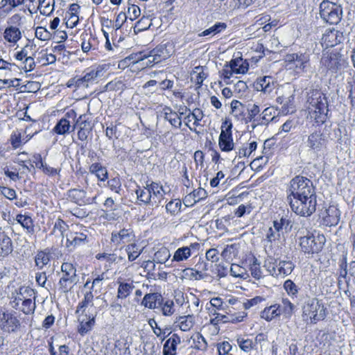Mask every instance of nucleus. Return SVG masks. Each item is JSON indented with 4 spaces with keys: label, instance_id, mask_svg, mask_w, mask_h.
<instances>
[{
    "label": "nucleus",
    "instance_id": "1",
    "mask_svg": "<svg viewBox=\"0 0 355 355\" xmlns=\"http://www.w3.org/2000/svg\"><path fill=\"white\" fill-rule=\"evenodd\" d=\"M287 200L296 214L308 217L316 210L317 196L313 182L304 176L292 178L287 189Z\"/></svg>",
    "mask_w": 355,
    "mask_h": 355
},
{
    "label": "nucleus",
    "instance_id": "44",
    "mask_svg": "<svg viewBox=\"0 0 355 355\" xmlns=\"http://www.w3.org/2000/svg\"><path fill=\"white\" fill-rule=\"evenodd\" d=\"M70 122L65 118H62L55 125L53 131L58 135H64L69 131Z\"/></svg>",
    "mask_w": 355,
    "mask_h": 355
},
{
    "label": "nucleus",
    "instance_id": "31",
    "mask_svg": "<svg viewBox=\"0 0 355 355\" xmlns=\"http://www.w3.org/2000/svg\"><path fill=\"white\" fill-rule=\"evenodd\" d=\"M175 324L180 327V329L183 331H187L190 330L194 324L193 316L191 315H187L184 316H180L176 318L175 321Z\"/></svg>",
    "mask_w": 355,
    "mask_h": 355
},
{
    "label": "nucleus",
    "instance_id": "40",
    "mask_svg": "<svg viewBox=\"0 0 355 355\" xmlns=\"http://www.w3.org/2000/svg\"><path fill=\"white\" fill-rule=\"evenodd\" d=\"M26 20V17L20 13H15L7 19L8 26L19 27L21 29Z\"/></svg>",
    "mask_w": 355,
    "mask_h": 355
},
{
    "label": "nucleus",
    "instance_id": "7",
    "mask_svg": "<svg viewBox=\"0 0 355 355\" xmlns=\"http://www.w3.org/2000/svg\"><path fill=\"white\" fill-rule=\"evenodd\" d=\"M343 10L340 6L329 1H322L320 5L321 18L330 24H337L342 18Z\"/></svg>",
    "mask_w": 355,
    "mask_h": 355
},
{
    "label": "nucleus",
    "instance_id": "3",
    "mask_svg": "<svg viewBox=\"0 0 355 355\" xmlns=\"http://www.w3.org/2000/svg\"><path fill=\"white\" fill-rule=\"evenodd\" d=\"M326 243V238L323 234L319 232H308L306 235L299 238L300 250L309 257L315 254L320 253Z\"/></svg>",
    "mask_w": 355,
    "mask_h": 355
},
{
    "label": "nucleus",
    "instance_id": "23",
    "mask_svg": "<svg viewBox=\"0 0 355 355\" xmlns=\"http://www.w3.org/2000/svg\"><path fill=\"white\" fill-rule=\"evenodd\" d=\"M24 2V0H0V18L7 17L14 8Z\"/></svg>",
    "mask_w": 355,
    "mask_h": 355
},
{
    "label": "nucleus",
    "instance_id": "15",
    "mask_svg": "<svg viewBox=\"0 0 355 355\" xmlns=\"http://www.w3.org/2000/svg\"><path fill=\"white\" fill-rule=\"evenodd\" d=\"M172 45L162 44L150 51V56L153 57V62H162L168 59L172 55Z\"/></svg>",
    "mask_w": 355,
    "mask_h": 355
},
{
    "label": "nucleus",
    "instance_id": "12",
    "mask_svg": "<svg viewBox=\"0 0 355 355\" xmlns=\"http://www.w3.org/2000/svg\"><path fill=\"white\" fill-rule=\"evenodd\" d=\"M343 40L344 35L343 33L333 28L325 31L322 37L321 44L327 49L341 43Z\"/></svg>",
    "mask_w": 355,
    "mask_h": 355
},
{
    "label": "nucleus",
    "instance_id": "52",
    "mask_svg": "<svg viewBox=\"0 0 355 355\" xmlns=\"http://www.w3.org/2000/svg\"><path fill=\"white\" fill-rule=\"evenodd\" d=\"M284 288L290 296H297L298 293V287L292 280H286L284 284Z\"/></svg>",
    "mask_w": 355,
    "mask_h": 355
},
{
    "label": "nucleus",
    "instance_id": "18",
    "mask_svg": "<svg viewBox=\"0 0 355 355\" xmlns=\"http://www.w3.org/2000/svg\"><path fill=\"white\" fill-rule=\"evenodd\" d=\"M13 248L11 239L0 227V257L5 258L8 257L12 252Z\"/></svg>",
    "mask_w": 355,
    "mask_h": 355
},
{
    "label": "nucleus",
    "instance_id": "21",
    "mask_svg": "<svg viewBox=\"0 0 355 355\" xmlns=\"http://www.w3.org/2000/svg\"><path fill=\"white\" fill-rule=\"evenodd\" d=\"M136 194L137 197V200L139 201L138 204H144V205H156L157 201L155 200V198L153 197L151 194V191H149L148 186L146 187H139L136 190Z\"/></svg>",
    "mask_w": 355,
    "mask_h": 355
},
{
    "label": "nucleus",
    "instance_id": "22",
    "mask_svg": "<svg viewBox=\"0 0 355 355\" xmlns=\"http://www.w3.org/2000/svg\"><path fill=\"white\" fill-rule=\"evenodd\" d=\"M134 238L133 231L131 229H122L118 232L112 233V242L119 245L130 242Z\"/></svg>",
    "mask_w": 355,
    "mask_h": 355
},
{
    "label": "nucleus",
    "instance_id": "47",
    "mask_svg": "<svg viewBox=\"0 0 355 355\" xmlns=\"http://www.w3.org/2000/svg\"><path fill=\"white\" fill-rule=\"evenodd\" d=\"M163 315L169 316L175 312L174 302L173 300H167L165 302L162 301V304L159 306Z\"/></svg>",
    "mask_w": 355,
    "mask_h": 355
},
{
    "label": "nucleus",
    "instance_id": "45",
    "mask_svg": "<svg viewBox=\"0 0 355 355\" xmlns=\"http://www.w3.org/2000/svg\"><path fill=\"white\" fill-rule=\"evenodd\" d=\"M182 202L179 199L172 200L166 205V211L175 216L180 212Z\"/></svg>",
    "mask_w": 355,
    "mask_h": 355
},
{
    "label": "nucleus",
    "instance_id": "60",
    "mask_svg": "<svg viewBox=\"0 0 355 355\" xmlns=\"http://www.w3.org/2000/svg\"><path fill=\"white\" fill-rule=\"evenodd\" d=\"M40 62H42V65L51 64L55 62L56 57L54 54L46 53L42 54L40 58H38Z\"/></svg>",
    "mask_w": 355,
    "mask_h": 355
},
{
    "label": "nucleus",
    "instance_id": "14",
    "mask_svg": "<svg viewBox=\"0 0 355 355\" xmlns=\"http://www.w3.org/2000/svg\"><path fill=\"white\" fill-rule=\"evenodd\" d=\"M309 60V55L305 53H289L285 56L286 62L294 64L297 70L302 71H305Z\"/></svg>",
    "mask_w": 355,
    "mask_h": 355
},
{
    "label": "nucleus",
    "instance_id": "51",
    "mask_svg": "<svg viewBox=\"0 0 355 355\" xmlns=\"http://www.w3.org/2000/svg\"><path fill=\"white\" fill-rule=\"evenodd\" d=\"M125 250L130 261L135 260L140 255L138 246L135 243L127 245Z\"/></svg>",
    "mask_w": 355,
    "mask_h": 355
},
{
    "label": "nucleus",
    "instance_id": "56",
    "mask_svg": "<svg viewBox=\"0 0 355 355\" xmlns=\"http://www.w3.org/2000/svg\"><path fill=\"white\" fill-rule=\"evenodd\" d=\"M230 273L233 277L241 278H245L246 275L245 268L237 264H232Z\"/></svg>",
    "mask_w": 355,
    "mask_h": 355
},
{
    "label": "nucleus",
    "instance_id": "43",
    "mask_svg": "<svg viewBox=\"0 0 355 355\" xmlns=\"http://www.w3.org/2000/svg\"><path fill=\"white\" fill-rule=\"evenodd\" d=\"M50 254L46 251H40L37 252L35 258V265L42 269L44 266L47 265L50 261Z\"/></svg>",
    "mask_w": 355,
    "mask_h": 355
},
{
    "label": "nucleus",
    "instance_id": "41",
    "mask_svg": "<svg viewBox=\"0 0 355 355\" xmlns=\"http://www.w3.org/2000/svg\"><path fill=\"white\" fill-rule=\"evenodd\" d=\"M237 344L245 352H249L253 349L257 350L259 349L256 347V344L254 343V341L249 338H237Z\"/></svg>",
    "mask_w": 355,
    "mask_h": 355
},
{
    "label": "nucleus",
    "instance_id": "64",
    "mask_svg": "<svg viewBox=\"0 0 355 355\" xmlns=\"http://www.w3.org/2000/svg\"><path fill=\"white\" fill-rule=\"evenodd\" d=\"M0 193L9 200L16 198V192L12 189L0 186Z\"/></svg>",
    "mask_w": 355,
    "mask_h": 355
},
{
    "label": "nucleus",
    "instance_id": "24",
    "mask_svg": "<svg viewBox=\"0 0 355 355\" xmlns=\"http://www.w3.org/2000/svg\"><path fill=\"white\" fill-rule=\"evenodd\" d=\"M206 197V191L202 188H198V189L193 190V192L187 195L183 199V203L187 207H191L200 200L205 199Z\"/></svg>",
    "mask_w": 355,
    "mask_h": 355
},
{
    "label": "nucleus",
    "instance_id": "29",
    "mask_svg": "<svg viewBox=\"0 0 355 355\" xmlns=\"http://www.w3.org/2000/svg\"><path fill=\"white\" fill-rule=\"evenodd\" d=\"M282 310L280 305L273 304L270 306L266 307L261 313V317L267 321H271L273 318L280 315Z\"/></svg>",
    "mask_w": 355,
    "mask_h": 355
},
{
    "label": "nucleus",
    "instance_id": "27",
    "mask_svg": "<svg viewBox=\"0 0 355 355\" xmlns=\"http://www.w3.org/2000/svg\"><path fill=\"white\" fill-rule=\"evenodd\" d=\"M257 91H261L265 94H270L274 89V83L271 76H264L257 79L254 83Z\"/></svg>",
    "mask_w": 355,
    "mask_h": 355
},
{
    "label": "nucleus",
    "instance_id": "20",
    "mask_svg": "<svg viewBox=\"0 0 355 355\" xmlns=\"http://www.w3.org/2000/svg\"><path fill=\"white\" fill-rule=\"evenodd\" d=\"M162 301L163 297L160 294L157 293H148L144 297L141 304L151 309H159L162 304Z\"/></svg>",
    "mask_w": 355,
    "mask_h": 355
},
{
    "label": "nucleus",
    "instance_id": "2",
    "mask_svg": "<svg viewBox=\"0 0 355 355\" xmlns=\"http://www.w3.org/2000/svg\"><path fill=\"white\" fill-rule=\"evenodd\" d=\"M309 114L318 125L323 124L328 118L329 104L327 98L320 90H313L307 99Z\"/></svg>",
    "mask_w": 355,
    "mask_h": 355
},
{
    "label": "nucleus",
    "instance_id": "32",
    "mask_svg": "<svg viewBox=\"0 0 355 355\" xmlns=\"http://www.w3.org/2000/svg\"><path fill=\"white\" fill-rule=\"evenodd\" d=\"M232 114L238 121L245 122V114L244 113V105L237 100H233L230 104Z\"/></svg>",
    "mask_w": 355,
    "mask_h": 355
},
{
    "label": "nucleus",
    "instance_id": "35",
    "mask_svg": "<svg viewBox=\"0 0 355 355\" xmlns=\"http://www.w3.org/2000/svg\"><path fill=\"white\" fill-rule=\"evenodd\" d=\"M16 297L21 303L24 300H27L30 297H33V300H35L36 295L33 288L28 286H21L19 288V291L17 293Z\"/></svg>",
    "mask_w": 355,
    "mask_h": 355
},
{
    "label": "nucleus",
    "instance_id": "10",
    "mask_svg": "<svg viewBox=\"0 0 355 355\" xmlns=\"http://www.w3.org/2000/svg\"><path fill=\"white\" fill-rule=\"evenodd\" d=\"M67 198L71 202L79 206L92 205L96 199V197L87 196L86 191L83 189H69L67 191Z\"/></svg>",
    "mask_w": 355,
    "mask_h": 355
},
{
    "label": "nucleus",
    "instance_id": "55",
    "mask_svg": "<svg viewBox=\"0 0 355 355\" xmlns=\"http://www.w3.org/2000/svg\"><path fill=\"white\" fill-rule=\"evenodd\" d=\"M150 56V52L145 53L144 52H139L135 55H130L128 58L132 60L133 64H139L142 68V63L144 62L145 60Z\"/></svg>",
    "mask_w": 355,
    "mask_h": 355
},
{
    "label": "nucleus",
    "instance_id": "54",
    "mask_svg": "<svg viewBox=\"0 0 355 355\" xmlns=\"http://www.w3.org/2000/svg\"><path fill=\"white\" fill-rule=\"evenodd\" d=\"M250 271L252 276L257 279H259L262 277L260 264L255 257H254L253 261L250 264Z\"/></svg>",
    "mask_w": 355,
    "mask_h": 355
},
{
    "label": "nucleus",
    "instance_id": "28",
    "mask_svg": "<svg viewBox=\"0 0 355 355\" xmlns=\"http://www.w3.org/2000/svg\"><path fill=\"white\" fill-rule=\"evenodd\" d=\"M94 300V294L92 291H87L84 295L83 300L78 304L76 313V314H89V313L86 312V308L89 306H92Z\"/></svg>",
    "mask_w": 355,
    "mask_h": 355
},
{
    "label": "nucleus",
    "instance_id": "57",
    "mask_svg": "<svg viewBox=\"0 0 355 355\" xmlns=\"http://www.w3.org/2000/svg\"><path fill=\"white\" fill-rule=\"evenodd\" d=\"M347 85L349 88V98L352 106H355V76L347 79Z\"/></svg>",
    "mask_w": 355,
    "mask_h": 355
},
{
    "label": "nucleus",
    "instance_id": "16",
    "mask_svg": "<svg viewBox=\"0 0 355 355\" xmlns=\"http://www.w3.org/2000/svg\"><path fill=\"white\" fill-rule=\"evenodd\" d=\"M96 314H78V332L82 336L91 331L95 323Z\"/></svg>",
    "mask_w": 355,
    "mask_h": 355
},
{
    "label": "nucleus",
    "instance_id": "62",
    "mask_svg": "<svg viewBox=\"0 0 355 355\" xmlns=\"http://www.w3.org/2000/svg\"><path fill=\"white\" fill-rule=\"evenodd\" d=\"M35 36L43 41L50 39L51 33L43 27H37L35 31Z\"/></svg>",
    "mask_w": 355,
    "mask_h": 355
},
{
    "label": "nucleus",
    "instance_id": "17",
    "mask_svg": "<svg viewBox=\"0 0 355 355\" xmlns=\"http://www.w3.org/2000/svg\"><path fill=\"white\" fill-rule=\"evenodd\" d=\"M294 267L295 265L291 261H280L276 267L272 266L271 269L269 267L268 270L272 275L285 277L292 272Z\"/></svg>",
    "mask_w": 355,
    "mask_h": 355
},
{
    "label": "nucleus",
    "instance_id": "46",
    "mask_svg": "<svg viewBox=\"0 0 355 355\" xmlns=\"http://www.w3.org/2000/svg\"><path fill=\"white\" fill-rule=\"evenodd\" d=\"M239 245L234 243L227 245L222 252V256L227 259H230L232 257H236L239 252Z\"/></svg>",
    "mask_w": 355,
    "mask_h": 355
},
{
    "label": "nucleus",
    "instance_id": "58",
    "mask_svg": "<svg viewBox=\"0 0 355 355\" xmlns=\"http://www.w3.org/2000/svg\"><path fill=\"white\" fill-rule=\"evenodd\" d=\"M140 14L141 10L138 6L132 4V6H128L126 15L130 20H135L140 15Z\"/></svg>",
    "mask_w": 355,
    "mask_h": 355
},
{
    "label": "nucleus",
    "instance_id": "59",
    "mask_svg": "<svg viewBox=\"0 0 355 355\" xmlns=\"http://www.w3.org/2000/svg\"><path fill=\"white\" fill-rule=\"evenodd\" d=\"M149 191H151L153 197L157 198L159 196H162L163 189L162 186L159 185L156 182H152L150 184L147 185Z\"/></svg>",
    "mask_w": 355,
    "mask_h": 355
},
{
    "label": "nucleus",
    "instance_id": "19",
    "mask_svg": "<svg viewBox=\"0 0 355 355\" xmlns=\"http://www.w3.org/2000/svg\"><path fill=\"white\" fill-rule=\"evenodd\" d=\"M340 217V211L334 206H330L323 216V223L328 227L336 226L339 223Z\"/></svg>",
    "mask_w": 355,
    "mask_h": 355
},
{
    "label": "nucleus",
    "instance_id": "5",
    "mask_svg": "<svg viewBox=\"0 0 355 355\" xmlns=\"http://www.w3.org/2000/svg\"><path fill=\"white\" fill-rule=\"evenodd\" d=\"M320 64L322 69L327 73H336L345 66V59L339 52L327 51L322 54Z\"/></svg>",
    "mask_w": 355,
    "mask_h": 355
},
{
    "label": "nucleus",
    "instance_id": "39",
    "mask_svg": "<svg viewBox=\"0 0 355 355\" xmlns=\"http://www.w3.org/2000/svg\"><path fill=\"white\" fill-rule=\"evenodd\" d=\"M54 0H42L40 1L38 9L42 15H50L54 9Z\"/></svg>",
    "mask_w": 355,
    "mask_h": 355
},
{
    "label": "nucleus",
    "instance_id": "61",
    "mask_svg": "<svg viewBox=\"0 0 355 355\" xmlns=\"http://www.w3.org/2000/svg\"><path fill=\"white\" fill-rule=\"evenodd\" d=\"M151 19L150 16H143L137 22V26L139 30H147L152 25Z\"/></svg>",
    "mask_w": 355,
    "mask_h": 355
},
{
    "label": "nucleus",
    "instance_id": "53",
    "mask_svg": "<svg viewBox=\"0 0 355 355\" xmlns=\"http://www.w3.org/2000/svg\"><path fill=\"white\" fill-rule=\"evenodd\" d=\"M109 189L113 192L119 194L121 190V182L119 178L116 177L109 180L107 182Z\"/></svg>",
    "mask_w": 355,
    "mask_h": 355
},
{
    "label": "nucleus",
    "instance_id": "6",
    "mask_svg": "<svg viewBox=\"0 0 355 355\" xmlns=\"http://www.w3.org/2000/svg\"><path fill=\"white\" fill-rule=\"evenodd\" d=\"M62 277L60 279L58 285L61 293H67L77 284L78 277L76 274V269L70 263H63L61 266Z\"/></svg>",
    "mask_w": 355,
    "mask_h": 355
},
{
    "label": "nucleus",
    "instance_id": "26",
    "mask_svg": "<svg viewBox=\"0 0 355 355\" xmlns=\"http://www.w3.org/2000/svg\"><path fill=\"white\" fill-rule=\"evenodd\" d=\"M22 33L19 27L7 26L3 35L6 42L15 44L21 39Z\"/></svg>",
    "mask_w": 355,
    "mask_h": 355
},
{
    "label": "nucleus",
    "instance_id": "42",
    "mask_svg": "<svg viewBox=\"0 0 355 355\" xmlns=\"http://www.w3.org/2000/svg\"><path fill=\"white\" fill-rule=\"evenodd\" d=\"M32 298L24 300L23 302L21 303L20 311L26 315L33 314L35 310V300H33Z\"/></svg>",
    "mask_w": 355,
    "mask_h": 355
},
{
    "label": "nucleus",
    "instance_id": "8",
    "mask_svg": "<svg viewBox=\"0 0 355 355\" xmlns=\"http://www.w3.org/2000/svg\"><path fill=\"white\" fill-rule=\"evenodd\" d=\"M21 323L15 312L0 311V329L7 333L20 331Z\"/></svg>",
    "mask_w": 355,
    "mask_h": 355
},
{
    "label": "nucleus",
    "instance_id": "13",
    "mask_svg": "<svg viewBox=\"0 0 355 355\" xmlns=\"http://www.w3.org/2000/svg\"><path fill=\"white\" fill-rule=\"evenodd\" d=\"M101 73L102 70L98 69H88L87 71L82 78L71 79L69 81L71 83L68 86L70 87L74 84L76 87H87L88 83L94 81L96 78L101 76Z\"/></svg>",
    "mask_w": 355,
    "mask_h": 355
},
{
    "label": "nucleus",
    "instance_id": "4",
    "mask_svg": "<svg viewBox=\"0 0 355 355\" xmlns=\"http://www.w3.org/2000/svg\"><path fill=\"white\" fill-rule=\"evenodd\" d=\"M302 316L309 318L311 323L315 324L325 318L326 309L318 299L309 298L302 307Z\"/></svg>",
    "mask_w": 355,
    "mask_h": 355
},
{
    "label": "nucleus",
    "instance_id": "37",
    "mask_svg": "<svg viewBox=\"0 0 355 355\" xmlns=\"http://www.w3.org/2000/svg\"><path fill=\"white\" fill-rule=\"evenodd\" d=\"M134 288L135 286L132 284L123 282L120 283L117 290V298L121 300L125 299L130 295Z\"/></svg>",
    "mask_w": 355,
    "mask_h": 355
},
{
    "label": "nucleus",
    "instance_id": "33",
    "mask_svg": "<svg viewBox=\"0 0 355 355\" xmlns=\"http://www.w3.org/2000/svg\"><path fill=\"white\" fill-rule=\"evenodd\" d=\"M16 220L27 230L28 233L34 232L33 220L31 216L19 214L17 215Z\"/></svg>",
    "mask_w": 355,
    "mask_h": 355
},
{
    "label": "nucleus",
    "instance_id": "38",
    "mask_svg": "<svg viewBox=\"0 0 355 355\" xmlns=\"http://www.w3.org/2000/svg\"><path fill=\"white\" fill-rule=\"evenodd\" d=\"M191 255V248L187 247L179 248L175 252L172 261H183L188 259Z\"/></svg>",
    "mask_w": 355,
    "mask_h": 355
},
{
    "label": "nucleus",
    "instance_id": "9",
    "mask_svg": "<svg viewBox=\"0 0 355 355\" xmlns=\"http://www.w3.org/2000/svg\"><path fill=\"white\" fill-rule=\"evenodd\" d=\"M232 123L228 119H225L221 125V132L218 139L220 149L224 152L232 151L234 148L232 134Z\"/></svg>",
    "mask_w": 355,
    "mask_h": 355
},
{
    "label": "nucleus",
    "instance_id": "50",
    "mask_svg": "<svg viewBox=\"0 0 355 355\" xmlns=\"http://www.w3.org/2000/svg\"><path fill=\"white\" fill-rule=\"evenodd\" d=\"M276 110L274 107H268L263 110L261 113V119L265 121L266 123L268 124L270 121H272L275 118Z\"/></svg>",
    "mask_w": 355,
    "mask_h": 355
},
{
    "label": "nucleus",
    "instance_id": "63",
    "mask_svg": "<svg viewBox=\"0 0 355 355\" xmlns=\"http://www.w3.org/2000/svg\"><path fill=\"white\" fill-rule=\"evenodd\" d=\"M195 345V348L200 349V350H205L207 349V344L205 340V339L202 337V335H197L196 338L193 339Z\"/></svg>",
    "mask_w": 355,
    "mask_h": 355
},
{
    "label": "nucleus",
    "instance_id": "11",
    "mask_svg": "<svg viewBox=\"0 0 355 355\" xmlns=\"http://www.w3.org/2000/svg\"><path fill=\"white\" fill-rule=\"evenodd\" d=\"M328 140L327 137L320 131L311 133L307 139V146L315 152L326 148Z\"/></svg>",
    "mask_w": 355,
    "mask_h": 355
},
{
    "label": "nucleus",
    "instance_id": "25",
    "mask_svg": "<svg viewBox=\"0 0 355 355\" xmlns=\"http://www.w3.org/2000/svg\"><path fill=\"white\" fill-rule=\"evenodd\" d=\"M180 343V337L178 334H173L164 345L163 355H176L177 346Z\"/></svg>",
    "mask_w": 355,
    "mask_h": 355
},
{
    "label": "nucleus",
    "instance_id": "36",
    "mask_svg": "<svg viewBox=\"0 0 355 355\" xmlns=\"http://www.w3.org/2000/svg\"><path fill=\"white\" fill-rule=\"evenodd\" d=\"M247 115L245 118V123L248 124L254 121V117L260 114L259 106L255 103H248L246 107Z\"/></svg>",
    "mask_w": 355,
    "mask_h": 355
},
{
    "label": "nucleus",
    "instance_id": "49",
    "mask_svg": "<svg viewBox=\"0 0 355 355\" xmlns=\"http://www.w3.org/2000/svg\"><path fill=\"white\" fill-rule=\"evenodd\" d=\"M171 257L170 252L166 248H162L155 253V261L163 263L167 261Z\"/></svg>",
    "mask_w": 355,
    "mask_h": 355
},
{
    "label": "nucleus",
    "instance_id": "30",
    "mask_svg": "<svg viewBox=\"0 0 355 355\" xmlns=\"http://www.w3.org/2000/svg\"><path fill=\"white\" fill-rule=\"evenodd\" d=\"M67 245H78L85 243L87 239V235L82 232H70L66 235Z\"/></svg>",
    "mask_w": 355,
    "mask_h": 355
},
{
    "label": "nucleus",
    "instance_id": "34",
    "mask_svg": "<svg viewBox=\"0 0 355 355\" xmlns=\"http://www.w3.org/2000/svg\"><path fill=\"white\" fill-rule=\"evenodd\" d=\"M227 27V24L224 22H216L212 26L199 33L198 36L205 37L209 35H215L225 30Z\"/></svg>",
    "mask_w": 355,
    "mask_h": 355
},
{
    "label": "nucleus",
    "instance_id": "48",
    "mask_svg": "<svg viewBox=\"0 0 355 355\" xmlns=\"http://www.w3.org/2000/svg\"><path fill=\"white\" fill-rule=\"evenodd\" d=\"M9 141L10 142V144L12 145V147L14 149H17V148L20 147L22 144H26L27 142V140H22L21 135L19 132H13L10 135Z\"/></svg>",
    "mask_w": 355,
    "mask_h": 355
}]
</instances>
